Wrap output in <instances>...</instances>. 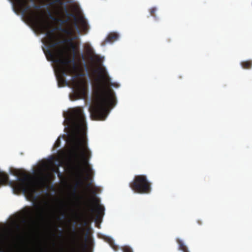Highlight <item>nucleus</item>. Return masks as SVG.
<instances>
[{"instance_id": "f257e3e1", "label": "nucleus", "mask_w": 252, "mask_h": 252, "mask_svg": "<svg viewBox=\"0 0 252 252\" xmlns=\"http://www.w3.org/2000/svg\"><path fill=\"white\" fill-rule=\"evenodd\" d=\"M65 121L69 126L77 132H81V136H74L71 139L69 153L73 158V169L75 171L77 181L72 188V194L76 195L78 189L83 185L82 168L80 161L81 158L84 168L87 172L86 179H90L93 172L89 164L91 152L88 149L86 137V123L83 111L81 108L69 109L64 114Z\"/></svg>"}, {"instance_id": "f03ea898", "label": "nucleus", "mask_w": 252, "mask_h": 252, "mask_svg": "<svg viewBox=\"0 0 252 252\" xmlns=\"http://www.w3.org/2000/svg\"><path fill=\"white\" fill-rule=\"evenodd\" d=\"M93 72L96 76L94 85L93 104L90 108L91 117L94 120H104L116 104L115 93L111 87L118 88L119 85L111 82V78L103 66L97 67Z\"/></svg>"}, {"instance_id": "7ed1b4c3", "label": "nucleus", "mask_w": 252, "mask_h": 252, "mask_svg": "<svg viewBox=\"0 0 252 252\" xmlns=\"http://www.w3.org/2000/svg\"><path fill=\"white\" fill-rule=\"evenodd\" d=\"M78 46L77 43H71L69 45V50L68 51H66L63 47L56 48L53 50L51 49H43L47 58L58 64V70L61 75H73L72 84L76 99L85 97L87 90L86 81L79 78L83 76L84 74L77 73L78 67L75 59Z\"/></svg>"}, {"instance_id": "20e7f679", "label": "nucleus", "mask_w": 252, "mask_h": 252, "mask_svg": "<svg viewBox=\"0 0 252 252\" xmlns=\"http://www.w3.org/2000/svg\"><path fill=\"white\" fill-rule=\"evenodd\" d=\"M20 175L21 177H18L17 181H10L8 175L0 171V186L8 185L17 192L32 194L35 189L32 183L31 176L24 172L21 173Z\"/></svg>"}, {"instance_id": "39448f33", "label": "nucleus", "mask_w": 252, "mask_h": 252, "mask_svg": "<svg viewBox=\"0 0 252 252\" xmlns=\"http://www.w3.org/2000/svg\"><path fill=\"white\" fill-rule=\"evenodd\" d=\"M14 1L19 10L23 14L28 15L29 20L35 28H39L41 32L45 31L44 18L42 13L32 10L28 0H14Z\"/></svg>"}, {"instance_id": "423d86ee", "label": "nucleus", "mask_w": 252, "mask_h": 252, "mask_svg": "<svg viewBox=\"0 0 252 252\" xmlns=\"http://www.w3.org/2000/svg\"><path fill=\"white\" fill-rule=\"evenodd\" d=\"M44 26H45V31L41 32V31L39 28H36L41 33H45L46 38L45 39V44L47 46V49H51V50H54L55 48L60 47V45L62 44L67 43L69 45L71 43H74L73 41V39L70 36L67 39L61 40L59 35L55 32L56 29L53 28L49 30L48 27L47 26L45 19H44Z\"/></svg>"}, {"instance_id": "0eeeda50", "label": "nucleus", "mask_w": 252, "mask_h": 252, "mask_svg": "<svg viewBox=\"0 0 252 252\" xmlns=\"http://www.w3.org/2000/svg\"><path fill=\"white\" fill-rule=\"evenodd\" d=\"M129 187L134 192L141 194L149 193L152 189L151 183L144 175L135 176L133 181L129 183Z\"/></svg>"}, {"instance_id": "6e6552de", "label": "nucleus", "mask_w": 252, "mask_h": 252, "mask_svg": "<svg viewBox=\"0 0 252 252\" xmlns=\"http://www.w3.org/2000/svg\"><path fill=\"white\" fill-rule=\"evenodd\" d=\"M48 5L54 8L56 13L58 15H63L65 12L67 16L70 15L63 0H50Z\"/></svg>"}, {"instance_id": "1a4fd4ad", "label": "nucleus", "mask_w": 252, "mask_h": 252, "mask_svg": "<svg viewBox=\"0 0 252 252\" xmlns=\"http://www.w3.org/2000/svg\"><path fill=\"white\" fill-rule=\"evenodd\" d=\"M104 208L101 205L97 203L94 208L90 203L86 204V212L87 215L92 217L95 215L97 218L104 215Z\"/></svg>"}, {"instance_id": "9d476101", "label": "nucleus", "mask_w": 252, "mask_h": 252, "mask_svg": "<svg viewBox=\"0 0 252 252\" xmlns=\"http://www.w3.org/2000/svg\"><path fill=\"white\" fill-rule=\"evenodd\" d=\"M75 21L73 23V24H69L66 28H61L60 29V31L64 33L66 35L68 36L73 35L75 33V31L74 30V28L80 32V31L78 28V26L77 25V19L76 17H74Z\"/></svg>"}, {"instance_id": "9b49d317", "label": "nucleus", "mask_w": 252, "mask_h": 252, "mask_svg": "<svg viewBox=\"0 0 252 252\" xmlns=\"http://www.w3.org/2000/svg\"><path fill=\"white\" fill-rule=\"evenodd\" d=\"M79 23L81 32L84 34H86L89 29V25L87 20L83 17H81L79 18Z\"/></svg>"}, {"instance_id": "f8f14e48", "label": "nucleus", "mask_w": 252, "mask_h": 252, "mask_svg": "<svg viewBox=\"0 0 252 252\" xmlns=\"http://www.w3.org/2000/svg\"><path fill=\"white\" fill-rule=\"evenodd\" d=\"M24 213V219H23V222H26V218L30 219L32 220L34 215V211L32 208H27L23 211Z\"/></svg>"}, {"instance_id": "ddd939ff", "label": "nucleus", "mask_w": 252, "mask_h": 252, "mask_svg": "<svg viewBox=\"0 0 252 252\" xmlns=\"http://www.w3.org/2000/svg\"><path fill=\"white\" fill-rule=\"evenodd\" d=\"M119 38V35L116 33H110L108 34L105 39L106 42H112L117 40Z\"/></svg>"}, {"instance_id": "4468645a", "label": "nucleus", "mask_w": 252, "mask_h": 252, "mask_svg": "<svg viewBox=\"0 0 252 252\" xmlns=\"http://www.w3.org/2000/svg\"><path fill=\"white\" fill-rule=\"evenodd\" d=\"M241 65L242 67L246 69H250L252 66V61H243L241 63Z\"/></svg>"}, {"instance_id": "2eb2a0df", "label": "nucleus", "mask_w": 252, "mask_h": 252, "mask_svg": "<svg viewBox=\"0 0 252 252\" xmlns=\"http://www.w3.org/2000/svg\"><path fill=\"white\" fill-rule=\"evenodd\" d=\"M177 241L179 244V249L180 250L182 251L183 252H188L187 247L182 240L178 239Z\"/></svg>"}, {"instance_id": "dca6fc26", "label": "nucleus", "mask_w": 252, "mask_h": 252, "mask_svg": "<svg viewBox=\"0 0 252 252\" xmlns=\"http://www.w3.org/2000/svg\"><path fill=\"white\" fill-rule=\"evenodd\" d=\"M64 15H65L67 17L64 19H60L59 20V21H61V22L62 23V24H67V26L68 25V24H69V21H70V18H69V16L72 15V14L70 13V15H69V16H67V14H66L65 12L64 13L63 15H60L61 16H62L63 17Z\"/></svg>"}, {"instance_id": "f3484780", "label": "nucleus", "mask_w": 252, "mask_h": 252, "mask_svg": "<svg viewBox=\"0 0 252 252\" xmlns=\"http://www.w3.org/2000/svg\"><path fill=\"white\" fill-rule=\"evenodd\" d=\"M38 209H39L41 211V215L42 217L43 216V215L46 213L48 215H49V212L47 210H45V209L43 207H37Z\"/></svg>"}, {"instance_id": "a211bd4d", "label": "nucleus", "mask_w": 252, "mask_h": 252, "mask_svg": "<svg viewBox=\"0 0 252 252\" xmlns=\"http://www.w3.org/2000/svg\"><path fill=\"white\" fill-rule=\"evenodd\" d=\"M157 11V8L156 7H152L149 9V12L150 13V15L152 16L155 17V12Z\"/></svg>"}, {"instance_id": "6ab92c4d", "label": "nucleus", "mask_w": 252, "mask_h": 252, "mask_svg": "<svg viewBox=\"0 0 252 252\" xmlns=\"http://www.w3.org/2000/svg\"><path fill=\"white\" fill-rule=\"evenodd\" d=\"M108 243L112 248H113L115 250L116 249V246H115L114 242L113 241V240L109 239L108 240Z\"/></svg>"}, {"instance_id": "aec40b11", "label": "nucleus", "mask_w": 252, "mask_h": 252, "mask_svg": "<svg viewBox=\"0 0 252 252\" xmlns=\"http://www.w3.org/2000/svg\"><path fill=\"white\" fill-rule=\"evenodd\" d=\"M123 252H133L132 249L128 247H125L123 249Z\"/></svg>"}, {"instance_id": "412c9836", "label": "nucleus", "mask_w": 252, "mask_h": 252, "mask_svg": "<svg viewBox=\"0 0 252 252\" xmlns=\"http://www.w3.org/2000/svg\"><path fill=\"white\" fill-rule=\"evenodd\" d=\"M47 180V177H44L40 179V181L42 183L45 182Z\"/></svg>"}, {"instance_id": "4be33fe9", "label": "nucleus", "mask_w": 252, "mask_h": 252, "mask_svg": "<svg viewBox=\"0 0 252 252\" xmlns=\"http://www.w3.org/2000/svg\"><path fill=\"white\" fill-rule=\"evenodd\" d=\"M72 39H73V41L74 40H76L78 38V36L77 35H75V33L73 35H72V36H70Z\"/></svg>"}, {"instance_id": "5701e85b", "label": "nucleus", "mask_w": 252, "mask_h": 252, "mask_svg": "<svg viewBox=\"0 0 252 252\" xmlns=\"http://www.w3.org/2000/svg\"><path fill=\"white\" fill-rule=\"evenodd\" d=\"M63 236V231H60L59 232V236L60 237H62Z\"/></svg>"}, {"instance_id": "b1692460", "label": "nucleus", "mask_w": 252, "mask_h": 252, "mask_svg": "<svg viewBox=\"0 0 252 252\" xmlns=\"http://www.w3.org/2000/svg\"><path fill=\"white\" fill-rule=\"evenodd\" d=\"M92 185V183H88L87 184V187H91Z\"/></svg>"}, {"instance_id": "393cba45", "label": "nucleus", "mask_w": 252, "mask_h": 252, "mask_svg": "<svg viewBox=\"0 0 252 252\" xmlns=\"http://www.w3.org/2000/svg\"><path fill=\"white\" fill-rule=\"evenodd\" d=\"M34 8H35L36 9H39L40 8V6H37V5H34Z\"/></svg>"}, {"instance_id": "a878e982", "label": "nucleus", "mask_w": 252, "mask_h": 252, "mask_svg": "<svg viewBox=\"0 0 252 252\" xmlns=\"http://www.w3.org/2000/svg\"><path fill=\"white\" fill-rule=\"evenodd\" d=\"M87 50H88V51H90V52L92 51V49L90 47H88V49Z\"/></svg>"}, {"instance_id": "bb28decb", "label": "nucleus", "mask_w": 252, "mask_h": 252, "mask_svg": "<svg viewBox=\"0 0 252 252\" xmlns=\"http://www.w3.org/2000/svg\"><path fill=\"white\" fill-rule=\"evenodd\" d=\"M197 222H198V223L199 224H201V223H201V222L200 220H198V221H197Z\"/></svg>"}, {"instance_id": "cd10ccee", "label": "nucleus", "mask_w": 252, "mask_h": 252, "mask_svg": "<svg viewBox=\"0 0 252 252\" xmlns=\"http://www.w3.org/2000/svg\"><path fill=\"white\" fill-rule=\"evenodd\" d=\"M57 220H61V218L60 217H57Z\"/></svg>"}, {"instance_id": "c85d7f7f", "label": "nucleus", "mask_w": 252, "mask_h": 252, "mask_svg": "<svg viewBox=\"0 0 252 252\" xmlns=\"http://www.w3.org/2000/svg\"><path fill=\"white\" fill-rule=\"evenodd\" d=\"M89 242L90 243V244L92 243V240H89Z\"/></svg>"}, {"instance_id": "c756f323", "label": "nucleus", "mask_w": 252, "mask_h": 252, "mask_svg": "<svg viewBox=\"0 0 252 252\" xmlns=\"http://www.w3.org/2000/svg\"><path fill=\"white\" fill-rule=\"evenodd\" d=\"M85 239H86V240H88L87 237H86Z\"/></svg>"}]
</instances>
